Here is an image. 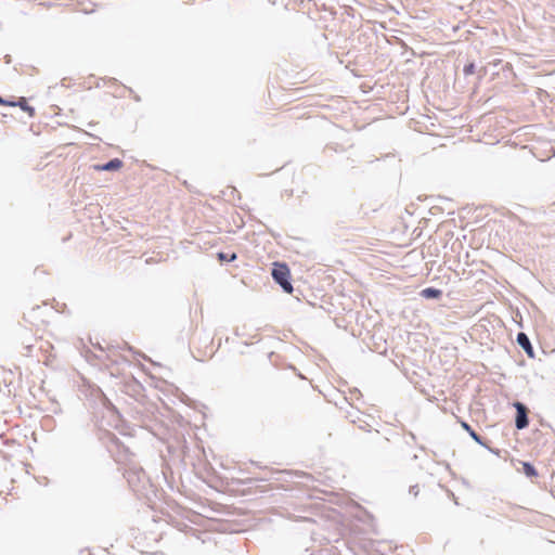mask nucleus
<instances>
[{
  "label": "nucleus",
  "mask_w": 555,
  "mask_h": 555,
  "mask_svg": "<svg viewBox=\"0 0 555 555\" xmlns=\"http://www.w3.org/2000/svg\"><path fill=\"white\" fill-rule=\"evenodd\" d=\"M272 276L274 281L281 285L284 292L287 294H292L294 288L292 283L289 282L291 271L286 263L283 262H274Z\"/></svg>",
  "instance_id": "1"
},
{
  "label": "nucleus",
  "mask_w": 555,
  "mask_h": 555,
  "mask_svg": "<svg viewBox=\"0 0 555 555\" xmlns=\"http://www.w3.org/2000/svg\"><path fill=\"white\" fill-rule=\"evenodd\" d=\"M514 406L516 408V411H517V414H516V427L517 429H524L528 426V410L527 408L520 403V402H516L514 404Z\"/></svg>",
  "instance_id": "2"
},
{
  "label": "nucleus",
  "mask_w": 555,
  "mask_h": 555,
  "mask_svg": "<svg viewBox=\"0 0 555 555\" xmlns=\"http://www.w3.org/2000/svg\"><path fill=\"white\" fill-rule=\"evenodd\" d=\"M122 166H124L122 160H120L119 158H114L106 164L94 165L93 168L96 171H116V170L121 169Z\"/></svg>",
  "instance_id": "3"
},
{
  "label": "nucleus",
  "mask_w": 555,
  "mask_h": 555,
  "mask_svg": "<svg viewBox=\"0 0 555 555\" xmlns=\"http://www.w3.org/2000/svg\"><path fill=\"white\" fill-rule=\"evenodd\" d=\"M517 343L525 349V351L529 354H533L532 346L530 344L529 338L525 333H519L517 335Z\"/></svg>",
  "instance_id": "4"
},
{
  "label": "nucleus",
  "mask_w": 555,
  "mask_h": 555,
  "mask_svg": "<svg viewBox=\"0 0 555 555\" xmlns=\"http://www.w3.org/2000/svg\"><path fill=\"white\" fill-rule=\"evenodd\" d=\"M441 294H442V292L440 289L433 288V287L424 288L421 292V295L424 298H439L441 296Z\"/></svg>",
  "instance_id": "5"
},
{
  "label": "nucleus",
  "mask_w": 555,
  "mask_h": 555,
  "mask_svg": "<svg viewBox=\"0 0 555 555\" xmlns=\"http://www.w3.org/2000/svg\"><path fill=\"white\" fill-rule=\"evenodd\" d=\"M462 427L469 434V436L479 444H482L480 436L466 423L462 422Z\"/></svg>",
  "instance_id": "6"
},
{
  "label": "nucleus",
  "mask_w": 555,
  "mask_h": 555,
  "mask_svg": "<svg viewBox=\"0 0 555 555\" xmlns=\"http://www.w3.org/2000/svg\"><path fill=\"white\" fill-rule=\"evenodd\" d=\"M15 105H18L24 112L28 113L29 116H34L35 109L28 105L25 98H21L18 102H14Z\"/></svg>",
  "instance_id": "7"
},
{
  "label": "nucleus",
  "mask_w": 555,
  "mask_h": 555,
  "mask_svg": "<svg viewBox=\"0 0 555 555\" xmlns=\"http://www.w3.org/2000/svg\"><path fill=\"white\" fill-rule=\"evenodd\" d=\"M522 470L528 477H535L538 475L535 468L528 462H521Z\"/></svg>",
  "instance_id": "8"
},
{
  "label": "nucleus",
  "mask_w": 555,
  "mask_h": 555,
  "mask_svg": "<svg viewBox=\"0 0 555 555\" xmlns=\"http://www.w3.org/2000/svg\"><path fill=\"white\" fill-rule=\"evenodd\" d=\"M218 258L223 261V260H227V261H233L236 259V255L235 254H232L230 257H228L225 254L223 253H219L218 254Z\"/></svg>",
  "instance_id": "9"
},
{
  "label": "nucleus",
  "mask_w": 555,
  "mask_h": 555,
  "mask_svg": "<svg viewBox=\"0 0 555 555\" xmlns=\"http://www.w3.org/2000/svg\"><path fill=\"white\" fill-rule=\"evenodd\" d=\"M474 73H475V64L474 63H469V64L464 66V74L465 75H473Z\"/></svg>",
  "instance_id": "10"
},
{
  "label": "nucleus",
  "mask_w": 555,
  "mask_h": 555,
  "mask_svg": "<svg viewBox=\"0 0 555 555\" xmlns=\"http://www.w3.org/2000/svg\"><path fill=\"white\" fill-rule=\"evenodd\" d=\"M0 105L15 106L14 102H9L0 98Z\"/></svg>",
  "instance_id": "11"
}]
</instances>
